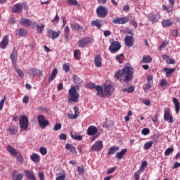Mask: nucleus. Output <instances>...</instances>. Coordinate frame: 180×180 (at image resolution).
Wrapping results in <instances>:
<instances>
[{"mask_svg": "<svg viewBox=\"0 0 180 180\" xmlns=\"http://www.w3.org/2000/svg\"><path fill=\"white\" fill-rule=\"evenodd\" d=\"M133 72H134L133 68L125 66L122 70L117 71L115 74V77H116L117 79H120V78L124 77L123 82H130V81L133 79Z\"/></svg>", "mask_w": 180, "mask_h": 180, "instance_id": "f257e3e1", "label": "nucleus"}, {"mask_svg": "<svg viewBox=\"0 0 180 180\" xmlns=\"http://www.w3.org/2000/svg\"><path fill=\"white\" fill-rule=\"evenodd\" d=\"M115 91L113 86L112 84H104L102 86L97 85L96 87V95L99 98H106L110 96L112 93Z\"/></svg>", "mask_w": 180, "mask_h": 180, "instance_id": "f03ea898", "label": "nucleus"}, {"mask_svg": "<svg viewBox=\"0 0 180 180\" xmlns=\"http://www.w3.org/2000/svg\"><path fill=\"white\" fill-rule=\"evenodd\" d=\"M79 86H72L68 91V102H78L79 99V93L77 91Z\"/></svg>", "mask_w": 180, "mask_h": 180, "instance_id": "7ed1b4c3", "label": "nucleus"}, {"mask_svg": "<svg viewBox=\"0 0 180 180\" xmlns=\"http://www.w3.org/2000/svg\"><path fill=\"white\" fill-rule=\"evenodd\" d=\"M7 151H8V153H10L11 155H13V157H17L16 160L18 162H20V164L23 162L24 161L23 155H22V153H20V152H18V150L12 147V146L11 145L7 146Z\"/></svg>", "mask_w": 180, "mask_h": 180, "instance_id": "20e7f679", "label": "nucleus"}, {"mask_svg": "<svg viewBox=\"0 0 180 180\" xmlns=\"http://www.w3.org/2000/svg\"><path fill=\"white\" fill-rule=\"evenodd\" d=\"M19 124L21 130H27L29 127V118L26 115H21Z\"/></svg>", "mask_w": 180, "mask_h": 180, "instance_id": "39448f33", "label": "nucleus"}, {"mask_svg": "<svg viewBox=\"0 0 180 180\" xmlns=\"http://www.w3.org/2000/svg\"><path fill=\"white\" fill-rule=\"evenodd\" d=\"M109 13V9L103 6H100L96 9V13L98 18H105L108 16V13Z\"/></svg>", "mask_w": 180, "mask_h": 180, "instance_id": "423d86ee", "label": "nucleus"}, {"mask_svg": "<svg viewBox=\"0 0 180 180\" xmlns=\"http://www.w3.org/2000/svg\"><path fill=\"white\" fill-rule=\"evenodd\" d=\"M46 34L49 39H51L52 40H56V39H58V37H60V34H61V31H56L49 28L47 29Z\"/></svg>", "mask_w": 180, "mask_h": 180, "instance_id": "0eeeda50", "label": "nucleus"}, {"mask_svg": "<svg viewBox=\"0 0 180 180\" xmlns=\"http://www.w3.org/2000/svg\"><path fill=\"white\" fill-rule=\"evenodd\" d=\"M120 49H122V44H120V42L117 41H114L111 42L108 50L111 53H117V51H119Z\"/></svg>", "mask_w": 180, "mask_h": 180, "instance_id": "6e6552de", "label": "nucleus"}, {"mask_svg": "<svg viewBox=\"0 0 180 180\" xmlns=\"http://www.w3.org/2000/svg\"><path fill=\"white\" fill-rule=\"evenodd\" d=\"M37 122L41 129H45L46 126H49V124H50L49 120H47L46 119V117H44V115H39L37 116Z\"/></svg>", "mask_w": 180, "mask_h": 180, "instance_id": "1a4fd4ad", "label": "nucleus"}, {"mask_svg": "<svg viewBox=\"0 0 180 180\" xmlns=\"http://www.w3.org/2000/svg\"><path fill=\"white\" fill-rule=\"evenodd\" d=\"M164 120L168 123H174V117L171 115V111L169 108H165L164 112Z\"/></svg>", "mask_w": 180, "mask_h": 180, "instance_id": "9d476101", "label": "nucleus"}, {"mask_svg": "<svg viewBox=\"0 0 180 180\" xmlns=\"http://www.w3.org/2000/svg\"><path fill=\"white\" fill-rule=\"evenodd\" d=\"M153 84H154V82L153 81V76L152 75L148 76L147 82L145 84V86L143 87L144 92H148V91L150 90V88L153 86Z\"/></svg>", "mask_w": 180, "mask_h": 180, "instance_id": "9b49d317", "label": "nucleus"}, {"mask_svg": "<svg viewBox=\"0 0 180 180\" xmlns=\"http://www.w3.org/2000/svg\"><path fill=\"white\" fill-rule=\"evenodd\" d=\"M129 20H130V17L117 18L112 20V23H115V25H124V23H127Z\"/></svg>", "mask_w": 180, "mask_h": 180, "instance_id": "f8f14e48", "label": "nucleus"}, {"mask_svg": "<svg viewBox=\"0 0 180 180\" xmlns=\"http://www.w3.org/2000/svg\"><path fill=\"white\" fill-rule=\"evenodd\" d=\"M10 58L11 60L13 68H15L18 65V51L16 49H13L12 53L10 56Z\"/></svg>", "mask_w": 180, "mask_h": 180, "instance_id": "ddd939ff", "label": "nucleus"}, {"mask_svg": "<svg viewBox=\"0 0 180 180\" xmlns=\"http://www.w3.org/2000/svg\"><path fill=\"white\" fill-rule=\"evenodd\" d=\"M28 75H30V77H32V78L33 77H36V75H39V77H43V72H41V70L39 69L32 68L29 70Z\"/></svg>", "mask_w": 180, "mask_h": 180, "instance_id": "4468645a", "label": "nucleus"}, {"mask_svg": "<svg viewBox=\"0 0 180 180\" xmlns=\"http://www.w3.org/2000/svg\"><path fill=\"white\" fill-rule=\"evenodd\" d=\"M161 16L160 15L159 13H156V14H150L148 15V19L149 20V22H151V23L153 25H154V23H157L158 22V20H160Z\"/></svg>", "mask_w": 180, "mask_h": 180, "instance_id": "2eb2a0df", "label": "nucleus"}, {"mask_svg": "<svg viewBox=\"0 0 180 180\" xmlns=\"http://www.w3.org/2000/svg\"><path fill=\"white\" fill-rule=\"evenodd\" d=\"M103 148L102 141H97L91 148V151H101Z\"/></svg>", "mask_w": 180, "mask_h": 180, "instance_id": "dca6fc26", "label": "nucleus"}, {"mask_svg": "<svg viewBox=\"0 0 180 180\" xmlns=\"http://www.w3.org/2000/svg\"><path fill=\"white\" fill-rule=\"evenodd\" d=\"M19 23L22 26H36V22H32V20L27 18H22Z\"/></svg>", "mask_w": 180, "mask_h": 180, "instance_id": "f3484780", "label": "nucleus"}, {"mask_svg": "<svg viewBox=\"0 0 180 180\" xmlns=\"http://www.w3.org/2000/svg\"><path fill=\"white\" fill-rule=\"evenodd\" d=\"M8 44H9V37L8 35H5L0 42V49L5 50L8 46Z\"/></svg>", "mask_w": 180, "mask_h": 180, "instance_id": "a211bd4d", "label": "nucleus"}, {"mask_svg": "<svg viewBox=\"0 0 180 180\" xmlns=\"http://www.w3.org/2000/svg\"><path fill=\"white\" fill-rule=\"evenodd\" d=\"M124 43L127 47H133L134 43V38L133 36H126L124 38Z\"/></svg>", "mask_w": 180, "mask_h": 180, "instance_id": "6ab92c4d", "label": "nucleus"}, {"mask_svg": "<svg viewBox=\"0 0 180 180\" xmlns=\"http://www.w3.org/2000/svg\"><path fill=\"white\" fill-rule=\"evenodd\" d=\"M89 43H91V38H84L78 41V47H79L80 49H83V47H85V46L89 44Z\"/></svg>", "mask_w": 180, "mask_h": 180, "instance_id": "aec40b11", "label": "nucleus"}, {"mask_svg": "<svg viewBox=\"0 0 180 180\" xmlns=\"http://www.w3.org/2000/svg\"><path fill=\"white\" fill-rule=\"evenodd\" d=\"M23 176V174L19 173L18 170H13L12 172V180H22Z\"/></svg>", "mask_w": 180, "mask_h": 180, "instance_id": "412c9836", "label": "nucleus"}, {"mask_svg": "<svg viewBox=\"0 0 180 180\" xmlns=\"http://www.w3.org/2000/svg\"><path fill=\"white\" fill-rule=\"evenodd\" d=\"M98 133V128L94 125L88 127L86 134L88 136H95Z\"/></svg>", "mask_w": 180, "mask_h": 180, "instance_id": "4be33fe9", "label": "nucleus"}, {"mask_svg": "<svg viewBox=\"0 0 180 180\" xmlns=\"http://www.w3.org/2000/svg\"><path fill=\"white\" fill-rule=\"evenodd\" d=\"M25 174L29 180H36V175H34L33 170L26 169L25 170Z\"/></svg>", "mask_w": 180, "mask_h": 180, "instance_id": "5701e85b", "label": "nucleus"}, {"mask_svg": "<svg viewBox=\"0 0 180 180\" xmlns=\"http://www.w3.org/2000/svg\"><path fill=\"white\" fill-rule=\"evenodd\" d=\"M57 74H58V70H57V68H54L52 71V73L51 74V76H49L48 78L49 84H51V82H53V81L56 79V77H57Z\"/></svg>", "mask_w": 180, "mask_h": 180, "instance_id": "b1692460", "label": "nucleus"}, {"mask_svg": "<svg viewBox=\"0 0 180 180\" xmlns=\"http://www.w3.org/2000/svg\"><path fill=\"white\" fill-rule=\"evenodd\" d=\"M94 64L97 68H101L102 67V58L101 55H97L94 58Z\"/></svg>", "mask_w": 180, "mask_h": 180, "instance_id": "393cba45", "label": "nucleus"}, {"mask_svg": "<svg viewBox=\"0 0 180 180\" xmlns=\"http://www.w3.org/2000/svg\"><path fill=\"white\" fill-rule=\"evenodd\" d=\"M14 6L15 8H13L11 10L12 12H13L14 13H20V12H22L23 9V5L20 4H16Z\"/></svg>", "mask_w": 180, "mask_h": 180, "instance_id": "a878e982", "label": "nucleus"}, {"mask_svg": "<svg viewBox=\"0 0 180 180\" xmlns=\"http://www.w3.org/2000/svg\"><path fill=\"white\" fill-rule=\"evenodd\" d=\"M163 72L166 73V78H169L175 72V68H163Z\"/></svg>", "mask_w": 180, "mask_h": 180, "instance_id": "bb28decb", "label": "nucleus"}, {"mask_svg": "<svg viewBox=\"0 0 180 180\" xmlns=\"http://www.w3.org/2000/svg\"><path fill=\"white\" fill-rule=\"evenodd\" d=\"M15 34L17 36H20V37H25L26 34H27V31L23 28H20L18 30H16Z\"/></svg>", "mask_w": 180, "mask_h": 180, "instance_id": "cd10ccee", "label": "nucleus"}, {"mask_svg": "<svg viewBox=\"0 0 180 180\" xmlns=\"http://www.w3.org/2000/svg\"><path fill=\"white\" fill-rule=\"evenodd\" d=\"M173 103L174 105L175 111H176V114L178 115V113H179V110H180V103H179V101L178 100V98H173Z\"/></svg>", "mask_w": 180, "mask_h": 180, "instance_id": "c85d7f7f", "label": "nucleus"}, {"mask_svg": "<svg viewBox=\"0 0 180 180\" xmlns=\"http://www.w3.org/2000/svg\"><path fill=\"white\" fill-rule=\"evenodd\" d=\"M65 148L66 150H68L69 151H70V153H72V154H77V148H75V147H74L70 143H66L65 146Z\"/></svg>", "mask_w": 180, "mask_h": 180, "instance_id": "c756f323", "label": "nucleus"}, {"mask_svg": "<svg viewBox=\"0 0 180 180\" xmlns=\"http://www.w3.org/2000/svg\"><path fill=\"white\" fill-rule=\"evenodd\" d=\"M126 153H127V149H122L120 152L116 153L115 158H117L118 160H122V158H123Z\"/></svg>", "mask_w": 180, "mask_h": 180, "instance_id": "7c9ffc66", "label": "nucleus"}, {"mask_svg": "<svg viewBox=\"0 0 180 180\" xmlns=\"http://www.w3.org/2000/svg\"><path fill=\"white\" fill-rule=\"evenodd\" d=\"M30 160H32V161H33V162H39V161H40V156L39 155H37V153H32L30 155Z\"/></svg>", "mask_w": 180, "mask_h": 180, "instance_id": "2f4dec72", "label": "nucleus"}, {"mask_svg": "<svg viewBox=\"0 0 180 180\" xmlns=\"http://www.w3.org/2000/svg\"><path fill=\"white\" fill-rule=\"evenodd\" d=\"M162 25L163 27H169V26H172V21L171 20H163L162 21Z\"/></svg>", "mask_w": 180, "mask_h": 180, "instance_id": "473e14b6", "label": "nucleus"}, {"mask_svg": "<svg viewBox=\"0 0 180 180\" xmlns=\"http://www.w3.org/2000/svg\"><path fill=\"white\" fill-rule=\"evenodd\" d=\"M119 150H120L119 146H112L110 148L108 155H112L115 154V153H117V151H119Z\"/></svg>", "mask_w": 180, "mask_h": 180, "instance_id": "72a5a7b5", "label": "nucleus"}, {"mask_svg": "<svg viewBox=\"0 0 180 180\" xmlns=\"http://www.w3.org/2000/svg\"><path fill=\"white\" fill-rule=\"evenodd\" d=\"M73 82L76 85H81V84H82V79L75 75H73Z\"/></svg>", "mask_w": 180, "mask_h": 180, "instance_id": "f704fd0d", "label": "nucleus"}, {"mask_svg": "<svg viewBox=\"0 0 180 180\" xmlns=\"http://www.w3.org/2000/svg\"><path fill=\"white\" fill-rule=\"evenodd\" d=\"M153 61V58L150 57V56H144L142 59V63L143 64L150 63Z\"/></svg>", "mask_w": 180, "mask_h": 180, "instance_id": "c9c22d12", "label": "nucleus"}, {"mask_svg": "<svg viewBox=\"0 0 180 180\" xmlns=\"http://www.w3.org/2000/svg\"><path fill=\"white\" fill-rule=\"evenodd\" d=\"M71 27L72 29H74V30H77V32H78L79 30H82V27L78 23L71 24Z\"/></svg>", "mask_w": 180, "mask_h": 180, "instance_id": "e433bc0d", "label": "nucleus"}, {"mask_svg": "<svg viewBox=\"0 0 180 180\" xmlns=\"http://www.w3.org/2000/svg\"><path fill=\"white\" fill-rule=\"evenodd\" d=\"M45 25L44 24H41V25H37V32L39 34H41L43 33V30H44Z\"/></svg>", "mask_w": 180, "mask_h": 180, "instance_id": "4c0bfd02", "label": "nucleus"}, {"mask_svg": "<svg viewBox=\"0 0 180 180\" xmlns=\"http://www.w3.org/2000/svg\"><path fill=\"white\" fill-rule=\"evenodd\" d=\"M135 89H136V88L134 86H131L128 89H126V88L122 89V92H124V93L127 92V94H131V92H134Z\"/></svg>", "mask_w": 180, "mask_h": 180, "instance_id": "58836bf2", "label": "nucleus"}, {"mask_svg": "<svg viewBox=\"0 0 180 180\" xmlns=\"http://www.w3.org/2000/svg\"><path fill=\"white\" fill-rule=\"evenodd\" d=\"M14 70L15 71V72H17L18 77H20V78H23V77H25V74L23 73V71H22V70L18 68L16 66L15 68H14Z\"/></svg>", "mask_w": 180, "mask_h": 180, "instance_id": "ea45409f", "label": "nucleus"}, {"mask_svg": "<svg viewBox=\"0 0 180 180\" xmlns=\"http://www.w3.org/2000/svg\"><path fill=\"white\" fill-rule=\"evenodd\" d=\"M66 2L69 6H75V5H78V1L77 0H66Z\"/></svg>", "mask_w": 180, "mask_h": 180, "instance_id": "a19ab883", "label": "nucleus"}, {"mask_svg": "<svg viewBox=\"0 0 180 180\" xmlns=\"http://www.w3.org/2000/svg\"><path fill=\"white\" fill-rule=\"evenodd\" d=\"M91 26H96L98 29H101V27H102V24H101L99 20H93L91 22Z\"/></svg>", "mask_w": 180, "mask_h": 180, "instance_id": "79ce46f5", "label": "nucleus"}, {"mask_svg": "<svg viewBox=\"0 0 180 180\" xmlns=\"http://www.w3.org/2000/svg\"><path fill=\"white\" fill-rule=\"evenodd\" d=\"M8 131L10 133V134H13L15 135L16 134V131H18V128H16V127H10L8 128Z\"/></svg>", "mask_w": 180, "mask_h": 180, "instance_id": "37998d69", "label": "nucleus"}, {"mask_svg": "<svg viewBox=\"0 0 180 180\" xmlns=\"http://www.w3.org/2000/svg\"><path fill=\"white\" fill-rule=\"evenodd\" d=\"M153 141L146 142L143 146L145 150H150V147H153Z\"/></svg>", "mask_w": 180, "mask_h": 180, "instance_id": "c03bdc74", "label": "nucleus"}, {"mask_svg": "<svg viewBox=\"0 0 180 180\" xmlns=\"http://www.w3.org/2000/svg\"><path fill=\"white\" fill-rule=\"evenodd\" d=\"M172 153H174V148H168L165 152V155L168 156Z\"/></svg>", "mask_w": 180, "mask_h": 180, "instance_id": "a18cd8bd", "label": "nucleus"}, {"mask_svg": "<svg viewBox=\"0 0 180 180\" xmlns=\"http://www.w3.org/2000/svg\"><path fill=\"white\" fill-rule=\"evenodd\" d=\"M141 133L143 136H147V135L150 134V129L143 128L141 131Z\"/></svg>", "mask_w": 180, "mask_h": 180, "instance_id": "49530a36", "label": "nucleus"}, {"mask_svg": "<svg viewBox=\"0 0 180 180\" xmlns=\"http://www.w3.org/2000/svg\"><path fill=\"white\" fill-rule=\"evenodd\" d=\"M87 88H89V89H96V88H98V86L95 85V84L94 83H89L87 84Z\"/></svg>", "mask_w": 180, "mask_h": 180, "instance_id": "de8ad7c7", "label": "nucleus"}, {"mask_svg": "<svg viewBox=\"0 0 180 180\" xmlns=\"http://www.w3.org/2000/svg\"><path fill=\"white\" fill-rule=\"evenodd\" d=\"M61 129V123H56L53 127L54 131H58V130Z\"/></svg>", "mask_w": 180, "mask_h": 180, "instance_id": "09e8293b", "label": "nucleus"}, {"mask_svg": "<svg viewBox=\"0 0 180 180\" xmlns=\"http://www.w3.org/2000/svg\"><path fill=\"white\" fill-rule=\"evenodd\" d=\"M63 71H65L66 72H70V65L68 63L63 64Z\"/></svg>", "mask_w": 180, "mask_h": 180, "instance_id": "8fccbe9b", "label": "nucleus"}, {"mask_svg": "<svg viewBox=\"0 0 180 180\" xmlns=\"http://www.w3.org/2000/svg\"><path fill=\"white\" fill-rule=\"evenodd\" d=\"M74 57L76 58V60H79V57H81V53H79V50L75 51Z\"/></svg>", "mask_w": 180, "mask_h": 180, "instance_id": "3c124183", "label": "nucleus"}, {"mask_svg": "<svg viewBox=\"0 0 180 180\" xmlns=\"http://www.w3.org/2000/svg\"><path fill=\"white\" fill-rule=\"evenodd\" d=\"M115 123L112 121H110V125L106 122L103 123V127H105V129H109L110 126H113Z\"/></svg>", "mask_w": 180, "mask_h": 180, "instance_id": "603ef678", "label": "nucleus"}, {"mask_svg": "<svg viewBox=\"0 0 180 180\" xmlns=\"http://www.w3.org/2000/svg\"><path fill=\"white\" fill-rule=\"evenodd\" d=\"M39 151L42 155H46V154H47V149L44 147H41Z\"/></svg>", "mask_w": 180, "mask_h": 180, "instance_id": "864d4df0", "label": "nucleus"}, {"mask_svg": "<svg viewBox=\"0 0 180 180\" xmlns=\"http://www.w3.org/2000/svg\"><path fill=\"white\" fill-rule=\"evenodd\" d=\"M142 103H143V105H146V106H150V105H151V101H150L149 99H143Z\"/></svg>", "mask_w": 180, "mask_h": 180, "instance_id": "5fc2aeb1", "label": "nucleus"}, {"mask_svg": "<svg viewBox=\"0 0 180 180\" xmlns=\"http://www.w3.org/2000/svg\"><path fill=\"white\" fill-rule=\"evenodd\" d=\"M59 20H60V16H58V14L56 13L55 18L52 20V23H58Z\"/></svg>", "mask_w": 180, "mask_h": 180, "instance_id": "6e6d98bb", "label": "nucleus"}, {"mask_svg": "<svg viewBox=\"0 0 180 180\" xmlns=\"http://www.w3.org/2000/svg\"><path fill=\"white\" fill-rule=\"evenodd\" d=\"M134 179L135 180H139L140 179V170H138L134 173Z\"/></svg>", "mask_w": 180, "mask_h": 180, "instance_id": "4d7b16f0", "label": "nucleus"}, {"mask_svg": "<svg viewBox=\"0 0 180 180\" xmlns=\"http://www.w3.org/2000/svg\"><path fill=\"white\" fill-rule=\"evenodd\" d=\"M129 23H130V25L134 26V27H137V26H138L137 22L136 21L135 19H131Z\"/></svg>", "mask_w": 180, "mask_h": 180, "instance_id": "13d9d810", "label": "nucleus"}, {"mask_svg": "<svg viewBox=\"0 0 180 180\" xmlns=\"http://www.w3.org/2000/svg\"><path fill=\"white\" fill-rule=\"evenodd\" d=\"M169 42L168 41H164L160 46V49H165V46H168Z\"/></svg>", "mask_w": 180, "mask_h": 180, "instance_id": "bf43d9fd", "label": "nucleus"}, {"mask_svg": "<svg viewBox=\"0 0 180 180\" xmlns=\"http://www.w3.org/2000/svg\"><path fill=\"white\" fill-rule=\"evenodd\" d=\"M162 59H163L165 61H166L167 64H168V63H169V59H170L169 56H168V55H163V56H162Z\"/></svg>", "mask_w": 180, "mask_h": 180, "instance_id": "052dcab7", "label": "nucleus"}, {"mask_svg": "<svg viewBox=\"0 0 180 180\" xmlns=\"http://www.w3.org/2000/svg\"><path fill=\"white\" fill-rule=\"evenodd\" d=\"M8 23L10 25H14L15 23H16V20L15 19V17H11L9 20H8Z\"/></svg>", "mask_w": 180, "mask_h": 180, "instance_id": "680f3d73", "label": "nucleus"}, {"mask_svg": "<svg viewBox=\"0 0 180 180\" xmlns=\"http://www.w3.org/2000/svg\"><path fill=\"white\" fill-rule=\"evenodd\" d=\"M77 171L79 174H84V167L83 166L78 167Z\"/></svg>", "mask_w": 180, "mask_h": 180, "instance_id": "e2e57ef3", "label": "nucleus"}, {"mask_svg": "<svg viewBox=\"0 0 180 180\" xmlns=\"http://www.w3.org/2000/svg\"><path fill=\"white\" fill-rule=\"evenodd\" d=\"M23 103H27L29 102V96L25 95L22 98Z\"/></svg>", "mask_w": 180, "mask_h": 180, "instance_id": "0e129e2a", "label": "nucleus"}, {"mask_svg": "<svg viewBox=\"0 0 180 180\" xmlns=\"http://www.w3.org/2000/svg\"><path fill=\"white\" fill-rule=\"evenodd\" d=\"M66 176L65 174H62L56 177V180H65Z\"/></svg>", "mask_w": 180, "mask_h": 180, "instance_id": "69168bd1", "label": "nucleus"}, {"mask_svg": "<svg viewBox=\"0 0 180 180\" xmlns=\"http://www.w3.org/2000/svg\"><path fill=\"white\" fill-rule=\"evenodd\" d=\"M123 11L124 12H129L130 11V6L129 5H125L123 8Z\"/></svg>", "mask_w": 180, "mask_h": 180, "instance_id": "338daca9", "label": "nucleus"}, {"mask_svg": "<svg viewBox=\"0 0 180 180\" xmlns=\"http://www.w3.org/2000/svg\"><path fill=\"white\" fill-rule=\"evenodd\" d=\"M178 30L175 29L172 31V35L174 36V37H178Z\"/></svg>", "mask_w": 180, "mask_h": 180, "instance_id": "774afa93", "label": "nucleus"}]
</instances>
